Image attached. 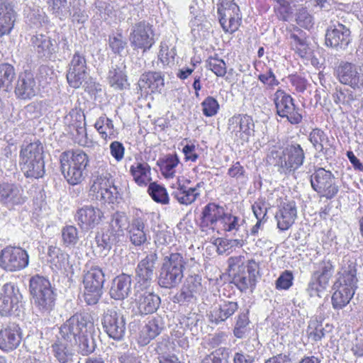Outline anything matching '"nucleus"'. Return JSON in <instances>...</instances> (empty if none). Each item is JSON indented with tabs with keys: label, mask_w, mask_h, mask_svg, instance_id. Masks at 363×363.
<instances>
[{
	"label": "nucleus",
	"mask_w": 363,
	"mask_h": 363,
	"mask_svg": "<svg viewBox=\"0 0 363 363\" xmlns=\"http://www.w3.org/2000/svg\"><path fill=\"white\" fill-rule=\"evenodd\" d=\"M248 309L240 311L238 314L234 328V335L238 338H243L247 331V326L250 320L248 318Z\"/></svg>",
	"instance_id": "obj_51"
},
{
	"label": "nucleus",
	"mask_w": 363,
	"mask_h": 363,
	"mask_svg": "<svg viewBox=\"0 0 363 363\" xmlns=\"http://www.w3.org/2000/svg\"><path fill=\"white\" fill-rule=\"evenodd\" d=\"M48 4L52 13L60 20L70 15L68 0H48Z\"/></svg>",
	"instance_id": "obj_48"
},
{
	"label": "nucleus",
	"mask_w": 363,
	"mask_h": 363,
	"mask_svg": "<svg viewBox=\"0 0 363 363\" xmlns=\"http://www.w3.org/2000/svg\"><path fill=\"white\" fill-rule=\"evenodd\" d=\"M284 161H281V167L289 172L300 167L305 158L303 150L298 144L287 147L284 150Z\"/></svg>",
	"instance_id": "obj_23"
},
{
	"label": "nucleus",
	"mask_w": 363,
	"mask_h": 363,
	"mask_svg": "<svg viewBox=\"0 0 363 363\" xmlns=\"http://www.w3.org/2000/svg\"><path fill=\"white\" fill-rule=\"evenodd\" d=\"M108 80L115 89L123 90L128 86L126 76L119 68H112L108 72Z\"/></svg>",
	"instance_id": "obj_47"
},
{
	"label": "nucleus",
	"mask_w": 363,
	"mask_h": 363,
	"mask_svg": "<svg viewBox=\"0 0 363 363\" xmlns=\"http://www.w3.org/2000/svg\"><path fill=\"white\" fill-rule=\"evenodd\" d=\"M29 262L27 252L21 247H7L0 253V266L9 272H16L26 268Z\"/></svg>",
	"instance_id": "obj_12"
},
{
	"label": "nucleus",
	"mask_w": 363,
	"mask_h": 363,
	"mask_svg": "<svg viewBox=\"0 0 363 363\" xmlns=\"http://www.w3.org/2000/svg\"><path fill=\"white\" fill-rule=\"evenodd\" d=\"M152 269L139 267L136 268V283L135 290L148 289L151 285L152 277Z\"/></svg>",
	"instance_id": "obj_46"
},
{
	"label": "nucleus",
	"mask_w": 363,
	"mask_h": 363,
	"mask_svg": "<svg viewBox=\"0 0 363 363\" xmlns=\"http://www.w3.org/2000/svg\"><path fill=\"white\" fill-rule=\"evenodd\" d=\"M16 17L13 5L11 2L0 0V37L11 33Z\"/></svg>",
	"instance_id": "obj_26"
},
{
	"label": "nucleus",
	"mask_w": 363,
	"mask_h": 363,
	"mask_svg": "<svg viewBox=\"0 0 363 363\" xmlns=\"http://www.w3.org/2000/svg\"><path fill=\"white\" fill-rule=\"evenodd\" d=\"M185 264L183 255L179 252L171 253L164 257L160 270L159 285L169 289L177 286L184 277Z\"/></svg>",
	"instance_id": "obj_4"
},
{
	"label": "nucleus",
	"mask_w": 363,
	"mask_h": 363,
	"mask_svg": "<svg viewBox=\"0 0 363 363\" xmlns=\"http://www.w3.org/2000/svg\"><path fill=\"white\" fill-rule=\"evenodd\" d=\"M335 291L333 294L331 301L333 308L335 310H340L345 307L350 301L354 294V291L343 289L342 286H333Z\"/></svg>",
	"instance_id": "obj_41"
},
{
	"label": "nucleus",
	"mask_w": 363,
	"mask_h": 363,
	"mask_svg": "<svg viewBox=\"0 0 363 363\" xmlns=\"http://www.w3.org/2000/svg\"><path fill=\"white\" fill-rule=\"evenodd\" d=\"M77 346L78 353L84 356H87L93 353L96 350L95 340L91 334V330L86 333L84 335L79 337L73 342Z\"/></svg>",
	"instance_id": "obj_42"
},
{
	"label": "nucleus",
	"mask_w": 363,
	"mask_h": 363,
	"mask_svg": "<svg viewBox=\"0 0 363 363\" xmlns=\"http://www.w3.org/2000/svg\"><path fill=\"white\" fill-rule=\"evenodd\" d=\"M32 303L38 312L47 315L55 306V294L48 279L36 274L29 281Z\"/></svg>",
	"instance_id": "obj_2"
},
{
	"label": "nucleus",
	"mask_w": 363,
	"mask_h": 363,
	"mask_svg": "<svg viewBox=\"0 0 363 363\" xmlns=\"http://www.w3.org/2000/svg\"><path fill=\"white\" fill-rule=\"evenodd\" d=\"M203 114L206 117H212L217 114L219 104L213 96H207L201 103Z\"/></svg>",
	"instance_id": "obj_55"
},
{
	"label": "nucleus",
	"mask_w": 363,
	"mask_h": 363,
	"mask_svg": "<svg viewBox=\"0 0 363 363\" xmlns=\"http://www.w3.org/2000/svg\"><path fill=\"white\" fill-rule=\"evenodd\" d=\"M259 274V264L254 259H250L245 266L239 267L238 272L234 275L233 283L242 291L255 286L257 275Z\"/></svg>",
	"instance_id": "obj_15"
},
{
	"label": "nucleus",
	"mask_w": 363,
	"mask_h": 363,
	"mask_svg": "<svg viewBox=\"0 0 363 363\" xmlns=\"http://www.w3.org/2000/svg\"><path fill=\"white\" fill-rule=\"evenodd\" d=\"M94 177L95 179L91 186V191L97 194V197L100 196L101 198L105 191L108 189L111 182L113 181V177L110 173L107 171H104V169H101V172L99 171L96 172Z\"/></svg>",
	"instance_id": "obj_37"
},
{
	"label": "nucleus",
	"mask_w": 363,
	"mask_h": 363,
	"mask_svg": "<svg viewBox=\"0 0 363 363\" xmlns=\"http://www.w3.org/2000/svg\"><path fill=\"white\" fill-rule=\"evenodd\" d=\"M103 216L104 213L99 208L89 205L79 208L74 219L81 229L89 230L98 225Z\"/></svg>",
	"instance_id": "obj_17"
},
{
	"label": "nucleus",
	"mask_w": 363,
	"mask_h": 363,
	"mask_svg": "<svg viewBox=\"0 0 363 363\" xmlns=\"http://www.w3.org/2000/svg\"><path fill=\"white\" fill-rule=\"evenodd\" d=\"M331 23L325 33L326 46L337 51L346 49L351 40L350 29L337 21Z\"/></svg>",
	"instance_id": "obj_13"
},
{
	"label": "nucleus",
	"mask_w": 363,
	"mask_h": 363,
	"mask_svg": "<svg viewBox=\"0 0 363 363\" xmlns=\"http://www.w3.org/2000/svg\"><path fill=\"white\" fill-rule=\"evenodd\" d=\"M225 350V348H220L213 351L210 354L205 356L201 363H228V360L221 357Z\"/></svg>",
	"instance_id": "obj_64"
},
{
	"label": "nucleus",
	"mask_w": 363,
	"mask_h": 363,
	"mask_svg": "<svg viewBox=\"0 0 363 363\" xmlns=\"http://www.w3.org/2000/svg\"><path fill=\"white\" fill-rule=\"evenodd\" d=\"M155 35L153 26L145 21H140L130 28V45L133 50H141L145 52L155 43Z\"/></svg>",
	"instance_id": "obj_7"
},
{
	"label": "nucleus",
	"mask_w": 363,
	"mask_h": 363,
	"mask_svg": "<svg viewBox=\"0 0 363 363\" xmlns=\"http://www.w3.org/2000/svg\"><path fill=\"white\" fill-rule=\"evenodd\" d=\"M94 328L91 315L86 312L77 313L67 319L59 328L57 335L60 340L73 345V342L79 339L86 333Z\"/></svg>",
	"instance_id": "obj_5"
},
{
	"label": "nucleus",
	"mask_w": 363,
	"mask_h": 363,
	"mask_svg": "<svg viewBox=\"0 0 363 363\" xmlns=\"http://www.w3.org/2000/svg\"><path fill=\"white\" fill-rule=\"evenodd\" d=\"M126 44L127 43L123 40V36L121 33L109 35L108 45L115 54L121 55L124 50Z\"/></svg>",
	"instance_id": "obj_58"
},
{
	"label": "nucleus",
	"mask_w": 363,
	"mask_h": 363,
	"mask_svg": "<svg viewBox=\"0 0 363 363\" xmlns=\"http://www.w3.org/2000/svg\"><path fill=\"white\" fill-rule=\"evenodd\" d=\"M172 188L174 190L171 193L172 196L182 205H190L200 196L196 187H188L179 182L177 187Z\"/></svg>",
	"instance_id": "obj_33"
},
{
	"label": "nucleus",
	"mask_w": 363,
	"mask_h": 363,
	"mask_svg": "<svg viewBox=\"0 0 363 363\" xmlns=\"http://www.w3.org/2000/svg\"><path fill=\"white\" fill-rule=\"evenodd\" d=\"M240 218L230 213H225L221 218L220 223L223 225V230L225 232L238 231Z\"/></svg>",
	"instance_id": "obj_56"
},
{
	"label": "nucleus",
	"mask_w": 363,
	"mask_h": 363,
	"mask_svg": "<svg viewBox=\"0 0 363 363\" xmlns=\"http://www.w3.org/2000/svg\"><path fill=\"white\" fill-rule=\"evenodd\" d=\"M333 272L334 267L330 260H323L318 264V269L313 273L308 284V291L311 296H320L319 292L326 289Z\"/></svg>",
	"instance_id": "obj_16"
},
{
	"label": "nucleus",
	"mask_w": 363,
	"mask_h": 363,
	"mask_svg": "<svg viewBox=\"0 0 363 363\" xmlns=\"http://www.w3.org/2000/svg\"><path fill=\"white\" fill-rule=\"evenodd\" d=\"M89 77L86 60L84 54L75 52L69 64L67 80L70 86L78 89L87 83Z\"/></svg>",
	"instance_id": "obj_10"
},
{
	"label": "nucleus",
	"mask_w": 363,
	"mask_h": 363,
	"mask_svg": "<svg viewBox=\"0 0 363 363\" xmlns=\"http://www.w3.org/2000/svg\"><path fill=\"white\" fill-rule=\"evenodd\" d=\"M148 193L155 202L162 204L169 203V196L164 186L155 182L150 183L148 187Z\"/></svg>",
	"instance_id": "obj_50"
},
{
	"label": "nucleus",
	"mask_w": 363,
	"mask_h": 363,
	"mask_svg": "<svg viewBox=\"0 0 363 363\" xmlns=\"http://www.w3.org/2000/svg\"><path fill=\"white\" fill-rule=\"evenodd\" d=\"M64 340H60L57 336V339L52 345V352L55 357L60 363H71L74 357V352L72 349L69 348Z\"/></svg>",
	"instance_id": "obj_38"
},
{
	"label": "nucleus",
	"mask_w": 363,
	"mask_h": 363,
	"mask_svg": "<svg viewBox=\"0 0 363 363\" xmlns=\"http://www.w3.org/2000/svg\"><path fill=\"white\" fill-rule=\"evenodd\" d=\"M164 328V323L162 317L152 318L143 327L140 332V339L143 345H147L150 340L159 335Z\"/></svg>",
	"instance_id": "obj_32"
},
{
	"label": "nucleus",
	"mask_w": 363,
	"mask_h": 363,
	"mask_svg": "<svg viewBox=\"0 0 363 363\" xmlns=\"http://www.w3.org/2000/svg\"><path fill=\"white\" fill-rule=\"evenodd\" d=\"M310 182L313 189L320 197L332 199L339 192L340 187L334 174L324 168L319 167L316 169L311 174Z\"/></svg>",
	"instance_id": "obj_8"
},
{
	"label": "nucleus",
	"mask_w": 363,
	"mask_h": 363,
	"mask_svg": "<svg viewBox=\"0 0 363 363\" xmlns=\"http://www.w3.org/2000/svg\"><path fill=\"white\" fill-rule=\"evenodd\" d=\"M309 140L313 147L319 152H323L326 146H330L329 139L320 128H314L309 134Z\"/></svg>",
	"instance_id": "obj_45"
},
{
	"label": "nucleus",
	"mask_w": 363,
	"mask_h": 363,
	"mask_svg": "<svg viewBox=\"0 0 363 363\" xmlns=\"http://www.w3.org/2000/svg\"><path fill=\"white\" fill-rule=\"evenodd\" d=\"M238 309V304L237 302L224 301L218 308L216 307L211 312L210 320L216 324L224 322L232 316Z\"/></svg>",
	"instance_id": "obj_35"
},
{
	"label": "nucleus",
	"mask_w": 363,
	"mask_h": 363,
	"mask_svg": "<svg viewBox=\"0 0 363 363\" xmlns=\"http://www.w3.org/2000/svg\"><path fill=\"white\" fill-rule=\"evenodd\" d=\"M146 220L142 217H135L129 226L130 240L135 246H141L147 240L148 230L146 228Z\"/></svg>",
	"instance_id": "obj_30"
},
{
	"label": "nucleus",
	"mask_w": 363,
	"mask_h": 363,
	"mask_svg": "<svg viewBox=\"0 0 363 363\" xmlns=\"http://www.w3.org/2000/svg\"><path fill=\"white\" fill-rule=\"evenodd\" d=\"M149 170L150 167L147 164L137 163L136 166H131L130 171L135 182L138 185L143 186L146 184Z\"/></svg>",
	"instance_id": "obj_52"
},
{
	"label": "nucleus",
	"mask_w": 363,
	"mask_h": 363,
	"mask_svg": "<svg viewBox=\"0 0 363 363\" xmlns=\"http://www.w3.org/2000/svg\"><path fill=\"white\" fill-rule=\"evenodd\" d=\"M140 91L150 89L152 93H160L164 86V76L159 72H149L142 74L138 83Z\"/></svg>",
	"instance_id": "obj_29"
},
{
	"label": "nucleus",
	"mask_w": 363,
	"mask_h": 363,
	"mask_svg": "<svg viewBox=\"0 0 363 363\" xmlns=\"http://www.w3.org/2000/svg\"><path fill=\"white\" fill-rule=\"evenodd\" d=\"M102 325L109 337L117 341L123 338L125 333V321L123 315L118 313L116 310L108 309L104 312Z\"/></svg>",
	"instance_id": "obj_14"
},
{
	"label": "nucleus",
	"mask_w": 363,
	"mask_h": 363,
	"mask_svg": "<svg viewBox=\"0 0 363 363\" xmlns=\"http://www.w3.org/2000/svg\"><path fill=\"white\" fill-rule=\"evenodd\" d=\"M184 286L194 293L196 295L202 291L201 277L198 274L189 275L184 284Z\"/></svg>",
	"instance_id": "obj_59"
},
{
	"label": "nucleus",
	"mask_w": 363,
	"mask_h": 363,
	"mask_svg": "<svg viewBox=\"0 0 363 363\" xmlns=\"http://www.w3.org/2000/svg\"><path fill=\"white\" fill-rule=\"evenodd\" d=\"M69 118H76V122H70L69 124L71 129L76 130L79 129V127H85V116L80 110L72 109L65 117L66 121H69Z\"/></svg>",
	"instance_id": "obj_61"
},
{
	"label": "nucleus",
	"mask_w": 363,
	"mask_h": 363,
	"mask_svg": "<svg viewBox=\"0 0 363 363\" xmlns=\"http://www.w3.org/2000/svg\"><path fill=\"white\" fill-rule=\"evenodd\" d=\"M128 223L127 216L123 213H116L112 216L111 227L112 231L123 233Z\"/></svg>",
	"instance_id": "obj_62"
},
{
	"label": "nucleus",
	"mask_w": 363,
	"mask_h": 363,
	"mask_svg": "<svg viewBox=\"0 0 363 363\" xmlns=\"http://www.w3.org/2000/svg\"><path fill=\"white\" fill-rule=\"evenodd\" d=\"M18 302V297L15 293L14 286L11 284H4L0 298V314L8 315Z\"/></svg>",
	"instance_id": "obj_34"
},
{
	"label": "nucleus",
	"mask_w": 363,
	"mask_h": 363,
	"mask_svg": "<svg viewBox=\"0 0 363 363\" xmlns=\"http://www.w3.org/2000/svg\"><path fill=\"white\" fill-rule=\"evenodd\" d=\"M0 202L8 206L23 203L24 202L23 190L19 186L14 184H1Z\"/></svg>",
	"instance_id": "obj_25"
},
{
	"label": "nucleus",
	"mask_w": 363,
	"mask_h": 363,
	"mask_svg": "<svg viewBox=\"0 0 363 363\" xmlns=\"http://www.w3.org/2000/svg\"><path fill=\"white\" fill-rule=\"evenodd\" d=\"M219 22L225 33L235 32L241 22V15L238 6H233V9L218 12Z\"/></svg>",
	"instance_id": "obj_28"
},
{
	"label": "nucleus",
	"mask_w": 363,
	"mask_h": 363,
	"mask_svg": "<svg viewBox=\"0 0 363 363\" xmlns=\"http://www.w3.org/2000/svg\"><path fill=\"white\" fill-rule=\"evenodd\" d=\"M224 213V208L215 203L207 204L202 211V222L206 226L213 225L221 220Z\"/></svg>",
	"instance_id": "obj_39"
},
{
	"label": "nucleus",
	"mask_w": 363,
	"mask_h": 363,
	"mask_svg": "<svg viewBox=\"0 0 363 363\" xmlns=\"http://www.w3.org/2000/svg\"><path fill=\"white\" fill-rule=\"evenodd\" d=\"M48 255L50 258V262L57 269L66 272L71 267L69 264V255L63 252L60 248L56 246H49Z\"/></svg>",
	"instance_id": "obj_36"
},
{
	"label": "nucleus",
	"mask_w": 363,
	"mask_h": 363,
	"mask_svg": "<svg viewBox=\"0 0 363 363\" xmlns=\"http://www.w3.org/2000/svg\"><path fill=\"white\" fill-rule=\"evenodd\" d=\"M62 240L66 247H74L79 241L77 228L72 225H66L61 230Z\"/></svg>",
	"instance_id": "obj_49"
},
{
	"label": "nucleus",
	"mask_w": 363,
	"mask_h": 363,
	"mask_svg": "<svg viewBox=\"0 0 363 363\" xmlns=\"http://www.w3.org/2000/svg\"><path fill=\"white\" fill-rule=\"evenodd\" d=\"M132 279L130 275L122 274L115 277L109 291L110 296L115 300H123L130 292Z\"/></svg>",
	"instance_id": "obj_27"
},
{
	"label": "nucleus",
	"mask_w": 363,
	"mask_h": 363,
	"mask_svg": "<svg viewBox=\"0 0 363 363\" xmlns=\"http://www.w3.org/2000/svg\"><path fill=\"white\" fill-rule=\"evenodd\" d=\"M207 67L218 77H223L226 74V65L221 59L210 58L207 62Z\"/></svg>",
	"instance_id": "obj_60"
},
{
	"label": "nucleus",
	"mask_w": 363,
	"mask_h": 363,
	"mask_svg": "<svg viewBox=\"0 0 363 363\" xmlns=\"http://www.w3.org/2000/svg\"><path fill=\"white\" fill-rule=\"evenodd\" d=\"M272 100L279 116L286 118L292 125L299 124L302 121V110L295 105L294 99L284 90L277 89Z\"/></svg>",
	"instance_id": "obj_6"
},
{
	"label": "nucleus",
	"mask_w": 363,
	"mask_h": 363,
	"mask_svg": "<svg viewBox=\"0 0 363 363\" xmlns=\"http://www.w3.org/2000/svg\"><path fill=\"white\" fill-rule=\"evenodd\" d=\"M296 217L297 208L295 201H283L275 216L278 228L281 230H288L294 224Z\"/></svg>",
	"instance_id": "obj_22"
},
{
	"label": "nucleus",
	"mask_w": 363,
	"mask_h": 363,
	"mask_svg": "<svg viewBox=\"0 0 363 363\" xmlns=\"http://www.w3.org/2000/svg\"><path fill=\"white\" fill-rule=\"evenodd\" d=\"M30 43L35 51L41 57H50L57 50L55 40L42 33L33 35Z\"/></svg>",
	"instance_id": "obj_24"
},
{
	"label": "nucleus",
	"mask_w": 363,
	"mask_h": 363,
	"mask_svg": "<svg viewBox=\"0 0 363 363\" xmlns=\"http://www.w3.org/2000/svg\"><path fill=\"white\" fill-rule=\"evenodd\" d=\"M104 274L99 267H91L84 275V297L88 305H95L102 295V288L104 283Z\"/></svg>",
	"instance_id": "obj_9"
},
{
	"label": "nucleus",
	"mask_w": 363,
	"mask_h": 363,
	"mask_svg": "<svg viewBox=\"0 0 363 363\" xmlns=\"http://www.w3.org/2000/svg\"><path fill=\"white\" fill-rule=\"evenodd\" d=\"M228 130L235 141L247 142L254 134L255 123L251 116L238 114L229 118Z\"/></svg>",
	"instance_id": "obj_11"
},
{
	"label": "nucleus",
	"mask_w": 363,
	"mask_h": 363,
	"mask_svg": "<svg viewBox=\"0 0 363 363\" xmlns=\"http://www.w3.org/2000/svg\"><path fill=\"white\" fill-rule=\"evenodd\" d=\"M337 276V279L333 286L340 288L342 286L343 289H350L355 292L358 279L354 265L349 264L348 266L343 267L338 272Z\"/></svg>",
	"instance_id": "obj_31"
},
{
	"label": "nucleus",
	"mask_w": 363,
	"mask_h": 363,
	"mask_svg": "<svg viewBox=\"0 0 363 363\" xmlns=\"http://www.w3.org/2000/svg\"><path fill=\"white\" fill-rule=\"evenodd\" d=\"M38 86L33 74L26 70L19 74L15 87L16 95L21 99H30L36 95Z\"/></svg>",
	"instance_id": "obj_21"
},
{
	"label": "nucleus",
	"mask_w": 363,
	"mask_h": 363,
	"mask_svg": "<svg viewBox=\"0 0 363 363\" xmlns=\"http://www.w3.org/2000/svg\"><path fill=\"white\" fill-rule=\"evenodd\" d=\"M20 166L27 178H42L45 172L43 147L39 141L22 147L20 152Z\"/></svg>",
	"instance_id": "obj_3"
},
{
	"label": "nucleus",
	"mask_w": 363,
	"mask_h": 363,
	"mask_svg": "<svg viewBox=\"0 0 363 363\" xmlns=\"http://www.w3.org/2000/svg\"><path fill=\"white\" fill-rule=\"evenodd\" d=\"M307 335L313 341H320L325 336V330L322 322L317 319H311L307 328Z\"/></svg>",
	"instance_id": "obj_53"
},
{
	"label": "nucleus",
	"mask_w": 363,
	"mask_h": 363,
	"mask_svg": "<svg viewBox=\"0 0 363 363\" xmlns=\"http://www.w3.org/2000/svg\"><path fill=\"white\" fill-rule=\"evenodd\" d=\"M296 23L301 27L309 30L314 25L313 17L306 8H300L296 13Z\"/></svg>",
	"instance_id": "obj_57"
},
{
	"label": "nucleus",
	"mask_w": 363,
	"mask_h": 363,
	"mask_svg": "<svg viewBox=\"0 0 363 363\" xmlns=\"http://www.w3.org/2000/svg\"><path fill=\"white\" fill-rule=\"evenodd\" d=\"M339 82L356 89L360 87V73L356 65L341 61L335 69Z\"/></svg>",
	"instance_id": "obj_19"
},
{
	"label": "nucleus",
	"mask_w": 363,
	"mask_h": 363,
	"mask_svg": "<svg viewBox=\"0 0 363 363\" xmlns=\"http://www.w3.org/2000/svg\"><path fill=\"white\" fill-rule=\"evenodd\" d=\"M134 296L138 311L142 315L155 313L161 303L160 297L147 289L135 290Z\"/></svg>",
	"instance_id": "obj_18"
},
{
	"label": "nucleus",
	"mask_w": 363,
	"mask_h": 363,
	"mask_svg": "<svg viewBox=\"0 0 363 363\" xmlns=\"http://www.w3.org/2000/svg\"><path fill=\"white\" fill-rule=\"evenodd\" d=\"M22 333L18 325L12 323L0 330V349L4 352L16 350L21 344Z\"/></svg>",
	"instance_id": "obj_20"
},
{
	"label": "nucleus",
	"mask_w": 363,
	"mask_h": 363,
	"mask_svg": "<svg viewBox=\"0 0 363 363\" xmlns=\"http://www.w3.org/2000/svg\"><path fill=\"white\" fill-rule=\"evenodd\" d=\"M291 44L293 49L301 56L303 57L307 53L308 45L305 39L293 33L290 35Z\"/></svg>",
	"instance_id": "obj_63"
},
{
	"label": "nucleus",
	"mask_w": 363,
	"mask_h": 363,
	"mask_svg": "<svg viewBox=\"0 0 363 363\" xmlns=\"http://www.w3.org/2000/svg\"><path fill=\"white\" fill-rule=\"evenodd\" d=\"M28 22L35 27L43 26V23L47 22V16L45 13L42 9L38 7L29 9L26 14Z\"/></svg>",
	"instance_id": "obj_54"
},
{
	"label": "nucleus",
	"mask_w": 363,
	"mask_h": 363,
	"mask_svg": "<svg viewBox=\"0 0 363 363\" xmlns=\"http://www.w3.org/2000/svg\"><path fill=\"white\" fill-rule=\"evenodd\" d=\"M61 172L70 185L80 184L84 180L89 157L81 150L63 152L60 156Z\"/></svg>",
	"instance_id": "obj_1"
},
{
	"label": "nucleus",
	"mask_w": 363,
	"mask_h": 363,
	"mask_svg": "<svg viewBox=\"0 0 363 363\" xmlns=\"http://www.w3.org/2000/svg\"><path fill=\"white\" fill-rule=\"evenodd\" d=\"M116 236L113 232L107 231L96 236V246L95 251L101 257L106 256L116 242Z\"/></svg>",
	"instance_id": "obj_40"
},
{
	"label": "nucleus",
	"mask_w": 363,
	"mask_h": 363,
	"mask_svg": "<svg viewBox=\"0 0 363 363\" xmlns=\"http://www.w3.org/2000/svg\"><path fill=\"white\" fill-rule=\"evenodd\" d=\"M179 162L177 155H167L164 158L160 160L157 164L160 167L162 174L166 177H173L175 167Z\"/></svg>",
	"instance_id": "obj_44"
},
{
	"label": "nucleus",
	"mask_w": 363,
	"mask_h": 363,
	"mask_svg": "<svg viewBox=\"0 0 363 363\" xmlns=\"http://www.w3.org/2000/svg\"><path fill=\"white\" fill-rule=\"evenodd\" d=\"M16 73L12 65L4 63L0 65V88L9 91L12 88V82Z\"/></svg>",
	"instance_id": "obj_43"
}]
</instances>
